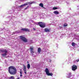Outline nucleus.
<instances>
[{
	"label": "nucleus",
	"instance_id": "nucleus-1",
	"mask_svg": "<svg viewBox=\"0 0 79 79\" xmlns=\"http://www.w3.org/2000/svg\"><path fill=\"white\" fill-rule=\"evenodd\" d=\"M9 72L11 75H15L17 73V70L14 66H10L8 68Z\"/></svg>",
	"mask_w": 79,
	"mask_h": 79
},
{
	"label": "nucleus",
	"instance_id": "nucleus-2",
	"mask_svg": "<svg viewBox=\"0 0 79 79\" xmlns=\"http://www.w3.org/2000/svg\"><path fill=\"white\" fill-rule=\"evenodd\" d=\"M38 25L40 26V27L42 28H44L45 27V24L42 22H38Z\"/></svg>",
	"mask_w": 79,
	"mask_h": 79
},
{
	"label": "nucleus",
	"instance_id": "nucleus-3",
	"mask_svg": "<svg viewBox=\"0 0 79 79\" xmlns=\"http://www.w3.org/2000/svg\"><path fill=\"white\" fill-rule=\"evenodd\" d=\"M45 71L46 73L48 76H53V73H50V72H49V70H48V68H46Z\"/></svg>",
	"mask_w": 79,
	"mask_h": 79
},
{
	"label": "nucleus",
	"instance_id": "nucleus-4",
	"mask_svg": "<svg viewBox=\"0 0 79 79\" xmlns=\"http://www.w3.org/2000/svg\"><path fill=\"white\" fill-rule=\"evenodd\" d=\"M19 37L20 38V39H21L22 41H23L24 42H27V40L26 37L22 36H20Z\"/></svg>",
	"mask_w": 79,
	"mask_h": 79
},
{
	"label": "nucleus",
	"instance_id": "nucleus-5",
	"mask_svg": "<svg viewBox=\"0 0 79 79\" xmlns=\"http://www.w3.org/2000/svg\"><path fill=\"white\" fill-rule=\"evenodd\" d=\"M72 69L73 71H75L77 69V67L76 65H73L72 67Z\"/></svg>",
	"mask_w": 79,
	"mask_h": 79
},
{
	"label": "nucleus",
	"instance_id": "nucleus-6",
	"mask_svg": "<svg viewBox=\"0 0 79 79\" xmlns=\"http://www.w3.org/2000/svg\"><path fill=\"white\" fill-rule=\"evenodd\" d=\"M21 31H27V32H29L30 30L29 29H28V28H22L21 29Z\"/></svg>",
	"mask_w": 79,
	"mask_h": 79
},
{
	"label": "nucleus",
	"instance_id": "nucleus-7",
	"mask_svg": "<svg viewBox=\"0 0 79 79\" xmlns=\"http://www.w3.org/2000/svg\"><path fill=\"white\" fill-rule=\"evenodd\" d=\"M0 51L1 52H2V53H8V51H7V50L6 49H0Z\"/></svg>",
	"mask_w": 79,
	"mask_h": 79
},
{
	"label": "nucleus",
	"instance_id": "nucleus-8",
	"mask_svg": "<svg viewBox=\"0 0 79 79\" xmlns=\"http://www.w3.org/2000/svg\"><path fill=\"white\" fill-rule=\"evenodd\" d=\"M23 70L24 71V73L26 74H27V71H26V67L24 65H23Z\"/></svg>",
	"mask_w": 79,
	"mask_h": 79
},
{
	"label": "nucleus",
	"instance_id": "nucleus-9",
	"mask_svg": "<svg viewBox=\"0 0 79 79\" xmlns=\"http://www.w3.org/2000/svg\"><path fill=\"white\" fill-rule=\"evenodd\" d=\"M44 31L45 32H50V30L47 28H45L44 29Z\"/></svg>",
	"mask_w": 79,
	"mask_h": 79
},
{
	"label": "nucleus",
	"instance_id": "nucleus-10",
	"mask_svg": "<svg viewBox=\"0 0 79 79\" xmlns=\"http://www.w3.org/2000/svg\"><path fill=\"white\" fill-rule=\"evenodd\" d=\"M33 48H34V47H31L30 48V49H31V50L30 51L31 53H34V52H33Z\"/></svg>",
	"mask_w": 79,
	"mask_h": 79
},
{
	"label": "nucleus",
	"instance_id": "nucleus-11",
	"mask_svg": "<svg viewBox=\"0 0 79 79\" xmlns=\"http://www.w3.org/2000/svg\"><path fill=\"white\" fill-rule=\"evenodd\" d=\"M71 73H69V74L67 75L68 78H70L71 77Z\"/></svg>",
	"mask_w": 79,
	"mask_h": 79
},
{
	"label": "nucleus",
	"instance_id": "nucleus-12",
	"mask_svg": "<svg viewBox=\"0 0 79 79\" xmlns=\"http://www.w3.org/2000/svg\"><path fill=\"white\" fill-rule=\"evenodd\" d=\"M40 52H41V48H38V52L40 53Z\"/></svg>",
	"mask_w": 79,
	"mask_h": 79
},
{
	"label": "nucleus",
	"instance_id": "nucleus-13",
	"mask_svg": "<svg viewBox=\"0 0 79 79\" xmlns=\"http://www.w3.org/2000/svg\"><path fill=\"white\" fill-rule=\"evenodd\" d=\"M39 5L40 6H41V7L44 8V4H43L42 3L40 4Z\"/></svg>",
	"mask_w": 79,
	"mask_h": 79
},
{
	"label": "nucleus",
	"instance_id": "nucleus-14",
	"mask_svg": "<svg viewBox=\"0 0 79 79\" xmlns=\"http://www.w3.org/2000/svg\"><path fill=\"white\" fill-rule=\"evenodd\" d=\"M35 2H28V3H29L30 5H31V4H33L34 3H35Z\"/></svg>",
	"mask_w": 79,
	"mask_h": 79
},
{
	"label": "nucleus",
	"instance_id": "nucleus-15",
	"mask_svg": "<svg viewBox=\"0 0 79 79\" xmlns=\"http://www.w3.org/2000/svg\"><path fill=\"white\" fill-rule=\"evenodd\" d=\"M53 13L54 14H56V15H58L60 13L58 11H54Z\"/></svg>",
	"mask_w": 79,
	"mask_h": 79
},
{
	"label": "nucleus",
	"instance_id": "nucleus-16",
	"mask_svg": "<svg viewBox=\"0 0 79 79\" xmlns=\"http://www.w3.org/2000/svg\"><path fill=\"white\" fill-rule=\"evenodd\" d=\"M31 67V66H30V64H27V69H30V67Z\"/></svg>",
	"mask_w": 79,
	"mask_h": 79
},
{
	"label": "nucleus",
	"instance_id": "nucleus-17",
	"mask_svg": "<svg viewBox=\"0 0 79 79\" xmlns=\"http://www.w3.org/2000/svg\"><path fill=\"white\" fill-rule=\"evenodd\" d=\"M10 79H15V77L14 76H11L10 77H9Z\"/></svg>",
	"mask_w": 79,
	"mask_h": 79
},
{
	"label": "nucleus",
	"instance_id": "nucleus-18",
	"mask_svg": "<svg viewBox=\"0 0 79 79\" xmlns=\"http://www.w3.org/2000/svg\"><path fill=\"white\" fill-rule=\"evenodd\" d=\"M2 56H6V53H4V54H2Z\"/></svg>",
	"mask_w": 79,
	"mask_h": 79
},
{
	"label": "nucleus",
	"instance_id": "nucleus-19",
	"mask_svg": "<svg viewBox=\"0 0 79 79\" xmlns=\"http://www.w3.org/2000/svg\"><path fill=\"white\" fill-rule=\"evenodd\" d=\"M72 45L73 46V47H74L75 46V43L74 42H73L72 43Z\"/></svg>",
	"mask_w": 79,
	"mask_h": 79
},
{
	"label": "nucleus",
	"instance_id": "nucleus-20",
	"mask_svg": "<svg viewBox=\"0 0 79 79\" xmlns=\"http://www.w3.org/2000/svg\"><path fill=\"white\" fill-rule=\"evenodd\" d=\"M64 27H66V26H68V24L67 23H64Z\"/></svg>",
	"mask_w": 79,
	"mask_h": 79
},
{
	"label": "nucleus",
	"instance_id": "nucleus-21",
	"mask_svg": "<svg viewBox=\"0 0 79 79\" xmlns=\"http://www.w3.org/2000/svg\"><path fill=\"white\" fill-rule=\"evenodd\" d=\"M56 9H58V8L56 7H54L53 8V10H56Z\"/></svg>",
	"mask_w": 79,
	"mask_h": 79
},
{
	"label": "nucleus",
	"instance_id": "nucleus-22",
	"mask_svg": "<svg viewBox=\"0 0 79 79\" xmlns=\"http://www.w3.org/2000/svg\"><path fill=\"white\" fill-rule=\"evenodd\" d=\"M23 6H24V4H23L22 5H21V6H19V7H20V8H21L22 7H23Z\"/></svg>",
	"mask_w": 79,
	"mask_h": 79
},
{
	"label": "nucleus",
	"instance_id": "nucleus-23",
	"mask_svg": "<svg viewBox=\"0 0 79 79\" xmlns=\"http://www.w3.org/2000/svg\"><path fill=\"white\" fill-rule=\"evenodd\" d=\"M28 7H29V6H27L26 7L24 10H27V8H28Z\"/></svg>",
	"mask_w": 79,
	"mask_h": 79
},
{
	"label": "nucleus",
	"instance_id": "nucleus-24",
	"mask_svg": "<svg viewBox=\"0 0 79 79\" xmlns=\"http://www.w3.org/2000/svg\"><path fill=\"white\" fill-rule=\"evenodd\" d=\"M28 4L27 3H25L23 4V5L24 6H26V5H27Z\"/></svg>",
	"mask_w": 79,
	"mask_h": 79
},
{
	"label": "nucleus",
	"instance_id": "nucleus-25",
	"mask_svg": "<svg viewBox=\"0 0 79 79\" xmlns=\"http://www.w3.org/2000/svg\"><path fill=\"white\" fill-rule=\"evenodd\" d=\"M79 61V59H78L76 60V62H78Z\"/></svg>",
	"mask_w": 79,
	"mask_h": 79
},
{
	"label": "nucleus",
	"instance_id": "nucleus-26",
	"mask_svg": "<svg viewBox=\"0 0 79 79\" xmlns=\"http://www.w3.org/2000/svg\"><path fill=\"white\" fill-rule=\"evenodd\" d=\"M20 74H22V72H21V71H20Z\"/></svg>",
	"mask_w": 79,
	"mask_h": 79
},
{
	"label": "nucleus",
	"instance_id": "nucleus-27",
	"mask_svg": "<svg viewBox=\"0 0 79 79\" xmlns=\"http://www.w3.org/2000/svg\"><path fill=\"white\" fill-rule=\"evenodd\" d=\"M33 29L34 30V31H35V28H33Z\"/></svg>",
	"mask_w": 79,
	"mask_h": 79
},
{
	"label": "nucleus",
	"instance_id": "nucleus-28",
	"mask_svg": "<svg viewBox=\"0 0 79 79\" xmlns=\"http://www.w3.org/2000/svg\"><path fill=\"white\" fill-rule=\"evenodd\" d=\"M23 75H22V74H20V77H21Z\"/></svg>",
	"mask_w": 79,
	"mask_h": 79
},
{
	"label": "nucleus",
	"instance_id": "nucleus-29",
	"mask_svg": "<svg viewBox=\"0 0 79 79\" xmlns=\"http://www.w3.org/2000/svg\"><path fill=\"white\" fill-rule=\"evenodd\" d=\"M27 63H29V62L27 61Z\"/></svg>",
	"mask_w": 79,
	"mask_h": 79
},
{
	"label": "nucleus",
	"instance_id": "nucleus-30",
	"mask_svg": "<svg viewBox=\"0 0 79 79\" xmlns=\"http://www.w3.org/2000/svg\"><path fill=\"white\" fill-rule=\"evenodd\" d=\"M20 71H21V70H20Z\"/></svg>",
	"mask_w": 79,
	"mask_h": 79
}]
</instances>
